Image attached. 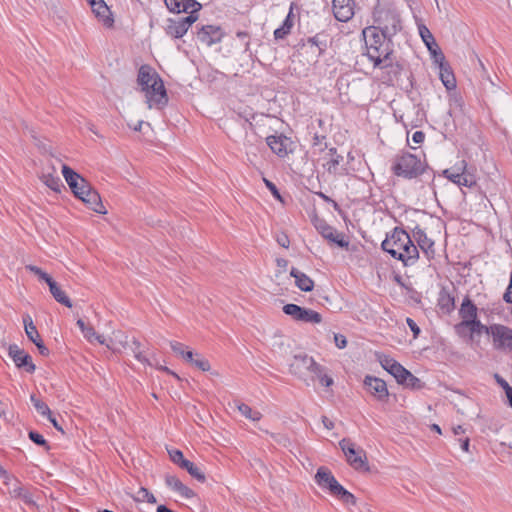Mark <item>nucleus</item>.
Returning a JSON list of instances; mask_svg holds the SVG:
<instances>
[{
	"mask_svg": "<svg viewBox=\"0 0 512 512\" xmlns=\"http://www.w3.org/2000/svg\"><path fill=\"white\" fill-rule=\"evenodd\" d=\"M137 83L144 92L149 109H162L168 103L164 82L160 75L149 65L139 68Z\"/></svg>",
	"mask_w": 512,
	"mask_h": 512,
	"instance_id": "1",
	"label": "nucleus"
},
{
	"mask_svg": "<svg viewBox=\"0 0 512 512\" xmlns=\"http://www.w3.org/2000/svg\"><path fill=\"white\" fill-rule=\"evenodd\" d=\"M382 249L404 266H412L419 258V251L410 235L402 228L396 227L381 244Z\"/></svg>",
	"mask_w": 512,
	"mask_h": 512,
	"instance_id": "2",
	"label": "nucleus"
},
{
	"mask_svg": "<svg viewBox=\"0 0 512 512\" xmlns=\"http://www.w3.org/2000/svg\"><path fill=\"white\" fill-rule=\"evenodd\" d=\"M368 58L374 63L375 67H386L390 65V55L392 54L391 39L375 26L367 27L362 32Z\"/></svg>",
	"mask_w": 512,
	"mask_h": 512,
	"instance_id": "3",
	"label": "nucleus"
},
{
	"mask_svg": "<svg viewBox=\"0 0 512 512\" xmlns=\"http://www.w3.org/2000/svg\"><path fill=\"white\" fill-rule=\"evenodd\" d=\"M426 170V164L416 155L402 153L394 159L392 171L396 176L406 179L416 178Z\"/></svg>",
	"mask_w": 512,
	"mask_h": 512,
	"instance_id": "4",
	"label": "nucleus"
},
{
	"mask_svg": "<svg viewBox=\"0 0 512 512\" xmlns=\"http://www.w3.org/2000/svg\"><path fill=\"white\" fill-rule=\"evenodd\" d=\"M375 22L383 34L392 38L402 28L400 13L394 7H382L374 12Z\"/></svg>",
	"mask_w": 512,
	"mask_h": 512,
	"instance_id": "5",
	"label": "nucleus"
},
{
	"mask_svg": "<svg viewBox=\"0 0 512 512\" xmlns=\"http://www.w3.org/2000/svg\"><path fill=\"white\" fill-rule=\"evenodd\" d=\"M339 447L344 453L348 464L357 471H369L366 452L357 447L349 438H343L339 441Z\"/></svg>",
	"mask_w": 512,
	"mask_h": 512,
	"instance_id": "6",
	"label": "nucleus"
},
{
	"mask_svg": "<svg viewBox=\"0 0 512 512\" xmlns=\"http://www.w3.org/2000/svg\"><path fill=\"white\" fill-rule=\"evenodd\" d=\"M442 174L458 186L471 188L476 185V176L468 169L465 160L456 162L451 168L443 170Z\"/></svg>",
	"mask_w": 512,
	"mask_h": 512,
	"instance_id": "7",
	"label": "nucleus"
},
{
	"mask_svg": "<svg viewBox=\"0 0 512 512\" xmlns=\"http://www.w3.org/2000/svg\"><path fill=\"white\" fill-rule=\"evenodd\" d=\"M290 372L297 378L305 380L308 373L321 372V365L306 354L295 355L290 363Z\"/></svg>",
	"mask_w": 512,
	"mask_h": 512,
	"instance_id": "8",
	"label": "nucleus"
},
{
	"mask_svg": "<svg viewBox=\"0 0 512 512\" xmlns=\"http://www.w3.org/2000/svg\"><path fill=\"white\" fill-rule=\"evenodd\" d=\"M283 312L299 322L318 324L322 321V316L317 311L293 303L284 305Z\"/></svg>",
	"mask_w": 512,
	"mask_h": 512,
	"instance_id": "9",
	"label": "nucleus"
},
{
	"mask_svg": "<svg viewBox=\"0 0 512 512\" xmlns=\"http://www.w3.org/2000/svg\"><path fill=\"white\" fill-rule=\"evenodd\" d=\"M490 336L496 350L512 352V329L502 324L490 325Z\"/></svg>",
	"mask_w": 512,
	"mask_h": 512,
	"instance_id": "10",
	"label": "nucleus"
},
{
	"mask_svg": "<svg viewBox=\"0 0 512 512\" xmlns=\"http://www.w3.org/2000/svg\"><path fill=\"white\" fill-rule=\"evenodd\" d=\"M198 19V15H187L178 19L169 18L165 26V32L172 38H182Z\"/></svg>",
	"mask_w": 512,
	"mask_h": 512,
	"instance_id": "11",
	"label": "nucleus"
},
{
	"mask_svg": "<svg viewBox=\"0 0 512 512\" xmlns=\"http://www.w3.org/2000/svg\"><path fill=\"white\" fill-rule=\"evenodd\" d=\"M316 230L322 235L323 238L335 243L341 248H346L349 242L345 240V236L339 233L334 227L329 225L326 221L317 219L315 222Z\"/></svg>",
	"mask_w": 512,
	"mask_h": 512,
	"instance_id": "12",
	"label": "nucleus"
},
{
	"mask_svg": "<svg viewBox=\"0 0 512 512\" xmlns=\"http://www.w3.org/2000/svg\"><path fill=\"white\" fill-rule=\"evenodd\" d=\"M77 198L83 201L86 206L94 212L98 214L107 213L99 193L93 189L90 184L87 185V188L79 192Z\"/></svg>",
	"mask_w": 512,
	"mask_h": 512,
	"instance_id": "13",
	"label": "nucleus"
},
{
	"mask_svg": "<svg viewBox=\"0 0 512 512\" xmlns=\"http://www.w3.org/2000/svg\"><path fill=\"white\" fill-rule=\"evenodd\" d=\"M379 362L382 368L396 379L398 384H404L408 370L403 365L388 355L379 356Z\"/></svg>",
	"mask_w": 512,
	"mask_h": 512,
	"instance_id": "14",
	"label": "nucleus"
},
{
	"mask_svg": "<svg viewBox=\"0 0 512 512\" xmlns=\"http://www.w3.org/2000/svg\"><path fill=\"white\" fill-rule=\"evenodd\" d=\"M224 32L218 25H205L197 32V39L202 44L210 47L222 41Z\"/></svg>",
	"mask_w": 512,
	"mask_h": 512,
	"instance_id": "15",
	"label": "nucleus"
},
{
	"mask_svg": "<svg viewBox=\"0 0 512 512\" xmlns=\"http://www.w3.org/2000/svg\"><path fill=\"white\" fill-rule=\"evenodd\" d=\"M354 0H333L332 10L334 17L340 22H348L355 14Z\"/></svg>",
	"mask_w": 512,
	"mask_h": 512,
	"instance_id": "16",
	"label": "nucleus"
},
{
	"mask_svg": "<svg viewBox=\"0 0 512 512\" xmlns=\"http://www.w3.org/2000/svg\"><path fill=\"white\" fill-rule=\"evenodd\" d=\"M167 9L172 13H188V15H198L201 4L196 0H164Z\"/></svg>",
	"mask_w": 512,
	"mask_h": 512,
	"instance_id": "17",
	"label": "nucleus"
},
{
	"mask_svg": "<svg viewBox=\"0 0 512 512\" xmlns=\"http://www.w3.org/2000/svg\"><path fill=\"white\" fill-rule=\"evenodd\" d=\"M364 386L367 389V391L371 395H373L377 400H387L389 392L387 389V384L384 380L368 375L364 379Z\"/></svg>",
	"mask_w": 512,
	"mask_h": 512,
	"instance_id": "18",
	"label": "nucleus"
},
{
	"mask_svg": "<svg viewBox=\"0 0 512 512\" xmlns=\"http://www.w3.org/2000/svg\"><path fill=\"white\" fill-rule=\"evenodd\" d=\"M9 356L18 368H24L28 373L35 371L36 366L32 362L31 356L17 345H11L9 347Z\"/></svg>",
	"mask_w": 512,
	"mask_h": 512,
	"instance_id": "19",
	"label": "nucleus"
},
{
	"mask_svg": "<svg viewBox=\"0 0 512 512\" xmlns=\"http://www.w3.org/2000/svg\"><path fill=\"white\" fill-rule=\"evenodd\" d=\"M266 143L277 156L283 158L290 151L291 141L284 135H270L266 138Z\"/></svg>",
	"mask_w": 512,
	"mask_h": 512,
	"instance_id": "20",
	"label": "nucleus"
},
{
	"mask_svg": "<svg viewBox=\"0 0 512 512\" xmlns=\"http://www.w3.org/2000/svg\"><path fill=\"white\" fill-rule=\"evenodd\" d=\"M412 235L427 259L430 260L434 258V242L427 236L426 232L419 226H416L412 231Z\"/></svg>",
	"mask_w": 512,
	"mask_h": 512,
	"instance_id": "21",
	"label": "nucleus"
},
{
	"mask_svg": "<svg viewBox=\"0 0 512 512\" xmlns=\"http://www.w3.org/2000/svg\"><path fill=\"white\" fill-rule=\"evenodd\" d=\"M327 158L323 162V168L332 175H343L345 172L340 168V163L343 161V156L337 153L336 148L332 147L327 153Z\"/></svg>",
	"mask_w": 512,
	"mask_h": 512,
	"instance_id": "22",
	"label": "nucleus"
},
{
	"mask_svg": "<svg viewBox=\"0 0 512 512\" xmlns=\"http://www.w3.org/2000/svg\"><path fill=\"white\" fill-rule=\"evenodd\" d=\"M91 9L96 18L105 26L110 27L113 25L114 19L112 17V13L104 0L96 1L91 5Z\"/></svg>",
	"mask_w": 512,
	"mask_h": 512,
	"instance_id": "23",
	"label": "nucleus"
},
{
	"mask_svg": "<svg viewBox=\"0 0 512 512\" xmlns=\"http://www.w3.org/2000/svg\"><path fill=\"white\" fill-rule=\"evenodd\" d=\"M165 483L170 489L177 492L181 497L185 499H191L195 496V492L184 485L181 480L174 475H166Z\"/></svg>",
	"mask_w": 512,
	"mask_h": 512,
	"instance_id": "24",
	"label": "nucleus"
},
{
	"mask_svg": "<svg viewBox=\"0 0 512 512\" xmlns=\"http://www.w3.org/2000/svg\"><path fill=\"white\" fill-rule=\"evenodd\" d=\"M290 275L295 279V285L304 292H310L314 288V281L304 272L297 268L290 270Z\"/></svg>",
	"mask_w": 512,
	"mask_h": 512,
	"instance_id": "25",
	"label": "nucleus"
},
{
	"mask_svg": "<svg viewBox=\"0 0 512 512\" xmlns=\"http://www.w3.org/2000/svg\"><path fill=\"white\" fill-rule=\"evenodd\" d=\"M439 68V77L447 90H454L456 88V79L449 64L444 61L437 64Z\"/></svg>",
	"mask_w": 512,
	"mask_h": 512,
	"instance_id": "26",
	"label": "nucleus"
},
{
	"mask_svg": "<svg viewBox=\"0 0 512 512\" xmlns=\"http://www.w3.org/2000/svg\"><path fill=\"white\" fill-rule=\"evenodd\" d=\"M477 307L476 305L471 301V299L466 296L461 304V307L459 309V315L461 317V322L464 321H472L475 318H477Z\"/></svg>",
	"mask_w": 512,
	"mask_h": 512,
	"instance_id": "27",
	"label": "nucleus"
},
{
	"mask_svg": "<svg viewBox=\"0 0 512 512\" xmlns=\"http://www.w3.org/2000/svg\"><path fill=\"white\" fill-rule=\"evenodd\" d=\"M294 26V19H293V4L290 6L289 13L283 20V23L280 27L274 30V38L276 40L284 39L288 34H290L291 29Z\"/></svg>",
	"mask_w": 512,
	"mask_h": 512,
	"instance_id": "28",
	"label": "nucleus"
},
{
	"mask_svg": "<svg viewBox=\"0 0 512 512\" xmlns=\"http://www.w3.org/2000/svg\"><path fill=\"white\" fill-rule=\"evenodd\" d=\"M329 491L331 494L337 496L339 499H341L346 504H349V505L356 504L355 496L352 493H350L348 490H346L337 480H336V483L332 484Z\"/></svg>",
	"mask_w": 512,
	"mask_h": 512,
	"instance_id": "29",
	"label": "nucleus"
},
{
	"mask_svg": "<svg viewBox=\"0 0 512 512\" xmlns=\"http://www.w3.org/2000/svg\"><path fill=\"white\" fill-rule=\"evenodd\" d=\"M463 327H467L470 329L471 333H475V334H481V333H485L487 335L490 336V326H486L484 324H482L480 322V320H478V317L475 318L474 320L472 321H464V322H460L457 326H456V329L458 331H460L461 328Z\"/></svg>",
	"mask_w": 512,
	"mask_h": 512,
	"instance_id": "30",
	"label": "nucleus"
},
{
	"mask_svg": "<svg viewBox=\"0 0 512 512\" xmlns=\"http://www.w3.org/2000/svg\"><path fill=\"white\" fill-rule=\"evenodd\" d=\"M316 483L325 489L331 488L333 483H336V478L327 469L320 467L315 475Z\"/></svg>",
	"mask_w": 512,
	"mask_h": 512,
	"instance_id": "31",
	"label": "nucleus"
},
{
	"mask_svg": "<svg viewBox=\"0 0 512 512\" xmlns=\"http://www.w3.org/2000/svg\"><path fill=\"white\" fill-rule=\"evenodd\" d=\"M414 21L417 26L418 34L423 41L425 46H428L430 44H433L435 42V38L429 28L423 23L422 18L419 16L414 15Z\"/></svg>",
	"mask_w": 512,
	"mask_h": 512,
	"instance_id": "32",
	"label": "nucleus"
},
{
	"mask_svg": "<svg viewBox=\"0 0 512 512\" xmlns=\"http://www.w3.org/2000/svg\"><path fill=\"white\" fill-rule=\"evenodd\" d=\"M23 324H24L25 333H26L28 339L31 342H33L34 344H36V342H38V341L40 342L41 337H40L38 330H37L36 326L34 325L33 320L29 314H25L23 316Z\"/></svg>",
	"mask_w": 512,
	"mask_h": 512,
	"instance_id": "33",
	"label": "nucleus"
},
{
	"mask_svg": "<svg viewBox=\"0 0 512 512\" xmlns=\"http://www.w3.org/2000/svg\"><path fill=\"white\" fill-rule=\"evenodd\" d=\"M49 290H50V293L52 294V296L54 297V299L59 302L60 304L68 307V308H71L72 307V302L70 300V298L66 295V293L58 286V284L53 281L50 285H49Z\"/></svg>",
	"mask_w": 512,
	"mask_h": 512,
	"instance_id": "34",
	"label": "nucleus"
},
{
	"mask_svg": "<svg viewBox=\"0 0 512 512\" xmlns=\"http://www.w3.org/2000/svg\"><path fill=\"white\" fill-rule=\"evenodd\" d=\"M438 306L446 313H450L455 306L454 297L445 290L439 293Z\"/></svg>",
	"mask_w": 512,
	"mask_h": 512,
	"instance_id": "35",
	"label": "nucleus"
},
{
	"mask_svg": "<svg viewBox=\"0 0 512 512\" xmlns=\"http://www.w3.org/2000/svg\"><path fill=\"white\" fill-rule=\"evenodd\" d=\"M122 337H123V340L119 341V346L113 340L110 343H107L104 336L99 335V334H96V336L93 339V342L96 341L101 345H106L107 348L111 349L114 352H120V350H121L120 346L124 348L128 343V337L125 335H122Z\"/></svg>",
	"mask_w": 512,
	"mask_h": 512,
	"instance_id": "36",
	"label": "nucleus"
},
{
	"mask_svg": "<svg viewBox=\"0 0 512 512\" xmlns=\"http://www.w3.org/2000/svg\"><path fill=\"white\" fill-rule=\"evenodd\" d=\"M62 175L69 187L78 185L77 182H79L80 179H84L79 173L75 172L66 164L62 165Z\"/></svg>",
	"mask_w": 512,
	"mask_h": 512,
	"instance_id": "37",
	"label": "nucleus"
},
{
	"mask_svg": "<svg viewBox=\"0 0 512 512\" xmlns=\"http://www.w3.org/2000/svg\"><path fill=\"white\" fill-rule=\"evenodd\" d=\"M180 468L185 469L193 478L200 482H204L206 480L204 472L189 460L184 462Z\"/></svg>",
	"mask_w": 512,
	"mask_h": 512,
	"instance_id": "38",
	"label": "nucleus"
},
{
	"mask_svg": "<svg viewBox=\"0 0 512 512\" xmlns=\"http://www.w3.org/2000/svg\"><path fill=\"white\" fill-rule=\"evenodd\" d=\"M237 409L245 418L251 421H259L262 417V414L259 411L253 410L249 405L245 403H238Z\"/></svg>",
	"mask_w": 512,
	"mask_h": 512,
	"instance_id": "39",
	"label": "nucleus"
},
{
	"mask_svg": "<svg viewBox=\"0 0 512 512\" xmlns=\"http://www.w3.org/2000/svg\"><path fill=\"white\" fill-rule=\"evenodd\" d=\"M30 401L33 404L36 411L44 416L50 417L51 410L46 403H44L41 399H39L35 394L30 396Z\"/></svg>",
	"mask_w": 512,
	"mask_h": 512,
	"instance_id": "40",
	"label": "nucleus"
},
{
	"mask_svg": "<svg viewBox=\"0 0 512 512\" xmlns=\"http://www.w3.org/2000/svg\"><path fill=\"white\" fill-rule=\"evenodd\" d=\"M426 48L435 64H441L445 61V56L436 41L426 46Z\"/></svg>",
	"mask_w": 512,
	"mask_h": 512,
	"instance_id": "41",
	"label": "nucleus"
},
{
	"mask_svg": "<svg viewBox=\"0 0 512 512\" xmlns=\"http://www.w3.org/2000/svg\"><path fill=\"white\" fill-rule=\"evenodd\" d=\"M8 487L9 493L14 498H26L25 491L20 483V481L13 477V480H10V485H6Z\"/></svg>",
	"mask_w": 512,
	"mask_h": 512,
	"instance_id": "42",
	"label": "nucleus"
},
{
	"mask_svg": "<svg viewBox=\"0 0 512 512\" xmlns=\"http://www.w3.org/2000/svg\"><path fill=\"white\" fill-rule=\"evenodd\" d=\"M131 350L136 360H138L144 365H153V362H151L146 356L143 355V353L140 350V342L135 338H133Z\"/></svg>",
	"mask_w": 512,
	"mask_h": 512,
	"instance_id": "43",
	"label": "nucleus"
},
{
	"mask_svg": "<svg viewBox=\"0 0 512 512\" xmlns=\"http://www.w3.org/2000/svg\"><path fill=\"white\" fill-rule=\"evenodd\" d=\"M134 500L137 502H148V503H156L155 496L148 491V489L141 487L136 495L134 496Z\"/></svg>",
	"mask_w": 512,
	"mask_h": 512,
	"instance_id": "44",
	"label": "nucleus"
},
{
	"mask_svg": "<svg viewBox=\"0 0 512 512\" xmlns=\"http://www.w3.org/2000/svg\"><path fill=\"white\" fill-rule=\"evenodd\" d=\"M45 184L54 191H59L63 186L61 179L58 176L47 174L43 176Z\"/></svg>",
	"mask_w": 512,
	"mask_h": 512,
	"instance_id": "45",
	"label": "nucleus"
},
{
	"mask_svg": "<svg viewBox=\"0 0 512 512\" xmlns=\"http://www.w3.org/2000/svg\"><path fill=\"white\" fill-rule=\"evenodd\" d=\"M307 42L312 46H316L319 50V54H322L327 49L326 40L321 39V36L319 34L308 38Z\"/></svg>",
	"mask_w": 512,
	"mask_h": 512,
	"instance_id": "46",
	"label": "nucleus"
},
{
	"mask_svg": "<svg viewBox=\"0 0 512 512\" xmlns=\"http://www.w3.org/2000/svg\"><path fill=\"white\" fill-rule=\"evenodd\" d=\"M195 356L196 357L194 358L191 364L196 366L201 371H209L211 368L209 361L198 353H196Z\"/></svg>",
	"mask_w": 512,
	"mask_h": 512,
	"instance_id": "47",
	"label": "nucleus"
},
{
	"mask_svg": "<svg viewBox=\"0 0 512 512\" xmlns=\"http://www.w3.org/2000/svg\"><path fill=\"white\" fill-rule=\"evenodd\" d=\"M168 454L171 461L179 467H181L183 463L187 461V459L184 458L182 451L178 449H170L168 450Z\"/></svg>",
	"mask_w": 512,
	"mask_h": 512,
	"instance_id": "48",
	"label": "nucleus"
},
{
	"mask_svg": "<svg viewBox=\"0 0 512 512\" xmlns=\"http://www.w3.org/2000/svg\"><path fill=\"white\" fill-rule=\"evenodd\" d=\"M403 385L412 389H420L421 381L408 370V375H405V381Z\"/></svg>",
	"mask_w": 512,
	"mask_h": 512,
	"instance_id": "49",
	"label": "nucleus"
},
{
	"mask_svg": "<svg viewBox=\"0 0 512 512\" xmlns=\"http://www.w3.org/2000/svg\"><path fill=\"white\" fill-rule=\"evenodd\" d=\"M316 378H318V380L320 381V383L323 385V386H326V387H329L331 386L334 381L332 379V377H330L329 375H327L325 373V368L323 366H321V372L317 373V372H314L313 374Z\"/></svg>",
	"mask_w": 512,
	"mask_h": 512,
	"instance_id": "50",
	"label": "nucleus"
},
{
	"mask_svg": "<svg viewBox=\"0 0 512 512\" xmlns=\"http://www.w3.org/2000/svg\"><path fill=\"white\" fill-rule=\"evenodd\" d=\"M28 436H29V439L33 443L40 445V446H44L46 449H49V445H48L47 441L45 440L43 435H41L40 433H38L36 431H30Z\"/></svg>",
	"mask_w": 512,
	"mask_h": 512,
	"instance_id": "51",
	"label": "nucleus"
},
{
	"mask_svg": "<svg viewBox=\"0 0 512 512\" xmlns=\"http://www.w3.org/2000/svg\"><path fill=\"white\" fill-rule=\"evenodd\" d=\"M170 347L172 351L179 357L182 358L184 356V353L187 350V346H185L183 343H180L178 341H170Z\"/></svg>",
	"mask_w": 512,
	"mask_h": 512,
	"instance_id": "52",
	"label": "nucleus"
},
{
	"mask_svg": "<svg viewBox=\"0 0 512 512\" xmlns=\"http://www.w3.org/2000/svg\"><path fill=\"white\" fill-rule=\"evenodd\" d=\"M263 181H264V183H265L266 187H267V188L269 189V191L272 193V195H273L276 199L281 200V195H280L279 190H278V188L276 187V185H275L273 182H271L270 180L266 179V178H264V179H263Z\"/></svg>",
	"mask_w": 512,
	"mask_h": 512,
	"instance_id": "53",
	"label": "nucleus"
},
{
	"mask_svg": "<svg viewBox=\"0 0 512 512\" xmlns=\"http://www.w3.org/2000/svg\"><path fill=\"white\" fill-rule=\"evenodd\" d=\"M78 185H72L70 189L72 190L73 194L77 197L79 192L87 188V185L89 184L86 179H80L79 182H77Z\"/></svg>",
	"mask_w": 512,
	"mask_h": 512,
	"instance_id": "54",
	"label": "nucleus"
},
{
	"mask_svg": "<svg viewBox=\"0 0 512 512\" xmlns=\"http://www.w3.org/2000/svg\"><path fill=\"white\" fill-rule=\"evenodd\" d=\"M334 342H335V345L339 349H343V348H345L347 346V339L342 334H335L334 335Z\"/></svg>",
	"mask_w": 512,
	"mask_h": 512,
	"instance_id": "55",
	"label": "nucleus"
},
{
	"mask_svg": "<svg viewBox=\"0 0 512 512\" xmlns=\"http://www.w3.org/2000/svg\"><path fill=\"white\" fill-rule=\"evenodd\" d=\"M0 478L3 479V483L5 485H10V480H13V476H11L5 468L0 465Z\"/></svg>",
	"mask_w": 512,
	"mask_h": 512,
	"instance_id": "56",
	"label": "nucleus"
},
{
	"mask_svg": "<svg viewBox=\"0 0 512 512\" xmlns=\"http://www.w3.org/2000/svg\"><path fill=\"white\" fill-rule=\"evenodd\" d=\"M406 322H407V325L409 326V328L411 329V331L413 332L414 337H417L420 333V328L418 327V325L411 318H407Z\"/></svg>",
	"mask_w": 512,
	"mask_h": 512,
	"instance_id": "57",
	"label": "nucleus"
},
{
	"mask_svg": "<svg viewBox=\"0 0 512 512\" xmlns=\"http://www.w3.org/2000/svg\"><path fill=\"white\" fill-rule=\"evenodd\" d=\"M96 331L93 327H88L86 330H84L83 335L84 337L91 343H93V339L96 336Z\"/></svg>",
	"mask_w": 512,
	"mask_h": 512,
	"instance_id": "58",
	"label": "nucleus"
},
{
	"mask_svg": "<svg viewBox=\"0 0 512 512\" xmlns=\"http://www.w3.org/2000/svg\"><path fill=\"white\" fill-rule=\"evenodd\" d=\"M425 139V134L422 131H415L412 135V140L416 144H421Z\"/></svg>",
	"mask_w": 512,
	"mask_h": 512,
	"instance_id": "59",
	"label": "nucleus"
},
{
	"mask_svg": "<svg viewBox=\"0 0 512 512\" xmlns=\"http://www.w3.org/2000/svg\"><path fill=\"white\" fill-rule=\"evenodd\" d=\"M277 242L280 246L284 247V248H288L289 247V244H290V241L288 239V236L283 234V235H280L277 237Z\"/></svg>",
	"mask_w": 512,
	"mask_h": 512,
	"instance_id": "60",
	"label": "nucleus"
},
{
	"mask_svg": "<svg viewBox=\"0 0 512 512\" xmlns=\"http://www.w3.org/2000/svg\"><path fill=\"white\" fill-rule=\"evenodd\" d=\"M36 347L38 348L39 350V353L43 356H47L49 354V350L48 348L44 345L42 339L40 340V342H36Z\"/></svg>",
	"mask_w": 512,
	"mask_h": 512,
	"instance_id": "61",
	"label": "nucleus"
},
{
	"mask_svg": "<svg viewBox=\"0 0 512 512\" xmlns=\"http://www.w3.org/2000/svg\"><path fill=\"white\" fill-rule=\"evenodd\" d=\"M196 353H194L193 351L191 350H186V352L184 353V356H182V358L188 362V363H192V361L194 360V358L196 357L195 356Z\"/></svg>",
	"mask_w": 512,
	"mask_h": 512,
	"instance_id": "62",
	"label": "nucleus"
},
{
	"mask_svg": "<svg viewBox=\"0 0 512 512\" xmlns=\"http://www.w3.org/2000/svg\"><path fill=\"white\" fill-rule=\"evenodd\" d=\"M459 442H460V447H461V449H462L464 452H468V451H469V446H470V440H469V438L459 439Z\"/></svg>",
	"mask_w": 512,
	"mask_h": 512,
	"instance_id": "63",
	"label": "nucleus"
},
{
	"mask_svg": "<svg viewBox=\"0 0 512 512\" xmlns=\"http://www.w3.org/2000/svg\"><path fill=\"white\" fill-rule=\"evenodd\" d=\"M38 277L39 279L45 281L48 286L54 281L52 277L44 271H42V273L38 275Z\"/></svg>",
	"mask_w": 512,
	"mask_h": 512,
	"instance_id": "64",
	"label": "nucleus"
}]
</instances>
